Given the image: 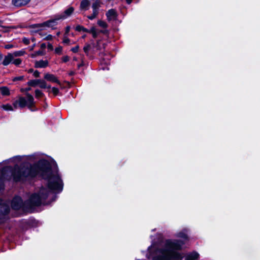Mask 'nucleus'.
<instances>
[{"label": "nucleus", "mask_w": 260, "mask_h": 260, "mask_svg": "<svg viewBox=\"0 0 260 260\" xmlns=\"http://www.w3.org/2000/svg\"><path fill=\"white\" fill-rule=\"evenodd\" d=\"M38 176L47 181L46 188L49 193H54L49 203L54 202L57 198L56 194L60 193L63 188V181L56 162L52 167L48 160L42 158L34 164L20 166L16 164L12 171L13 180L16 183L31 180Z\"/></svg>", "instance_id": "obj_1"}, {"label": "nucleus", "mask_w": 260, "mask_h": 260, "mask_svg": "<svg viewBox=\"0 0 260 260\" xmlns=\"http://www.w3.org/2000/svg\"><path fill=\"white\" fill-rule=\"evenodd\" d=\"M184 244V241L182 240L167 239L165 248L157 249L162 255L154 256L152 260H181L183 258L181 253L176 250H181Z\"/></svg>", "instance_id": "obj_2"}, {"label": "nucleus", "mask_w": 260, "mask_h": 260, "mask_svg": "<svg viewBox=\"0 0 260 260\" xmlns=\"http://www.w3.org/2000/svg\"><path fill=\"white\" fill-rule=\"evenodd\" d=\"M49 195V191L44 186H41L37 192L33 193L29 199L25 202L27 209L39 207L42 205V201L46 200Z\"/></svg>", "instance_id": "obj_3"}, {"label": "nucleus", "mask_w": 260, "mask_h": 260, "mask_svg": "<svg viewBox=\"0 0 260 260\" xmlns=\"http://www.w3.org/2000/svg\"><path fill=\"white\" fill-rule=\"evenodd\" d=\"M59 20L58 18L55 15V18L54 19H49L47 20L43 23H36L32 24L29 26V27L31 28H41L43 27H51L52 29H55L56 27H53L54 26H55L57 24V21Z\"/></svg>", "instance_id": "obj_4"}, {"label": "nucleus", "mask_w": 260, "mask_h": 260, "mask_svg": "<svg viewBox=\"0 0 260 260\" xmlns=\"http://www.w3.org/2000/svg\"><path fill=\"white\" fill-rule=\"evenodd\" d=\"M12 208L14 210H19L20 209H25L26 208L25 202H23L22 199L20 196L15 197L11 203Z\"/></svg>", "instance_id": "obj_5"}, {"label": "nucleus", "mask_w": 260, "mask_h": 260, "mask_svg": "<svg viewBox=\"0 0 260 260\" xmlns=\"http://www.w3.org/2000/svg\"><path fill=\"white\" fill-rule=\"evenodd\" d=\"M14 168V167L13 168L11 166H6L2 169L1 171L2 175L0 176V191L5 189V184L4 179L5 178V176L8 172H10L12 174V171Z\"/></svg>", "instance_id": "obj_6"}, {"label": "nucleus", "mask_w": 260, "mask_h": 260, "mask_svg": "<svg viewBox=\"0 0 260 260\" xmlns=\"http://www.w3.org/2000/svg\"><path fill=\"white\" fill-rule=\"evenodd\" d=\"M75 30L79 32L82 31L83 32L91 34L94 39H96L98 37V34L95 26H92L90 29H88L82 25H77L75 27Z\"/></svg>", "instance_id": "obj_7"}, {"label": "nucleus", "mask_w": 260, "mask_h": 260, "mask_svg": "<svg viewBox=\"0 0 260 260\" xmlns=\"http://www.w3.org/2000/svg\"><path fill=\"white\" fill-rule=\"evenodd\" d=\"M25 94L27 98L26 107H27L31 111H37V108L33 96L29 93H26Z\"/></svg>", "instance_id": "obj_8"}, {"label": "nucleus", "mask_w": 260, "mask_h": 260, "mask_svg": "<svg viewBox=\"0 0 260 260\" xmlns=\"http://www.w3.org/2000/svg\"><path fill=\"white\" fill-rule=\"evenodd\" d=\"M10 209L9 206L4 202L0 198V219H3L4 216L9 213Z\"/></svg>", "instance_id": "obj_9"}, {"label": "nucleus", "mask_w": 260, "mask_h": 260, "mask_svg": "<svg viewBox=\"0 0 260 260\" xmlns=\"http://www.w3.org/2000/svg\"><path fill=\"white\" fill-rule=\"evenodd\" d=\"M26 100L23 96H19L18 100H16L13 103V107L16 109L18 106L20 108L22 109L26 107Z\"/></svg>", "instance_id": "obj_10"}, {"label": "nucleus", "mask_w": 260, "mask_h": 260, "mask_svg": "<svg viewBox=\"0 0 260 260\" xmlns=\"http://www.w3.org/2000/svg\"><path fill=\"white\" fill-rule=\"evenodd\" d=\"M107 20L110 22L112 20H116L118 17V14L115 9H111L106 13Z\"/></svg>", "instance_id": "obj_11"}, {"label": "nucleus", "mask_w": 260, "mask_h": 260, "mask_svg": "<svg viewBox=\"0 0 260 260\" xmlns=\"http://www.w3.org/2000/svg\"><path fill=\"white\" fill-rule=\"evenodd\" d=\"M44 78L47 81L56 83L59 86H61V82L54 74H50L49 73H46L44 75Z\"/></svg>", "instance_id": "obj_12"}, {"label": "nucleus", "mask_w": 260, "mask_h": 260, "mask_svg": "<svg viewBox=\"0 0 260 260\" xmlns=\"http://www.w3.org/2000/svg\"><path fill=\"white\" fill-rule=\"evenodd\" d=\"M74 8L73 7H70L67 10H66L62 14L60 15H56L58 18V20L64 19L67 17L70 16L74 12Z\"/></svg>", "instance_id": "obj_13"}, {"label": "nucleus", "mask_w": 260, "mask_h": 260, "mask_svg": "<svg viewBox=\"0 0 260 260\" xmlns=\"http://www.w3.org/2000/svg\"><path fill=\"white\" fill-rule=\"evenodd\" d=\"M49 62L47 60H36L35 63L36 68H45L48 66Z\"/></svg>", "instance_id": "obj_14"}, {"label": "nucleus", "mask_w": 260, "mask_h": 260, "mask_svg": "<svg viewBox=\"0 0 260 260\" xmlns=\"http://www.w3.org/2000/svg\"><path fill=\"white\" fill-rule=\"evenodd\" d=\"M13 55L11 53H8L7 55H6L5 56L4 59L3 60L2 62L3 65L4 66H7L9 65L10 63H12V61L13 60Z\"/></svg>", "instance_id": "obj_15"}, {"label": "nucleus", "mask_w": 260, "mask_h": 260, "mask_svg": "<svg viewBox=\"0 0 260 260\" xmlns=\"http://www.w3.org/2000/svg\"><path fill=\"white\" fill-rule=\"evenodd\" d=\"M199 256V254L197 251H193L187 254L185 260H197Z\"/></svg>", "instance_id": "obj_16"}, {"label": "nucleus", "mask_w": 260, "mask_h": 260, "mask_svg": "<svg viewBox=\"0 0 260 260\" xmlns=\"http://www.w3.org/2000/svg\"><path fill=\"white\" fill-rule=\"evenodd\" d=\"M30 0H12V4L17 7L25 6L28 4Z\"/></svg>", "instance_id": "obj_17"}, {"label": "nucleus", "mask_w": 260, "mask_h": 260, "mask_svg": "<svg viewBox=\"0 0 260 260\" xmlns=\"http://www.w3.org/2000/svg\"><path fill=\"white\" fill-rule=\"evenodd\" d=\"M92 45L98 50H101L103 48L105 49L106 45L105 43H102L100 40H97L95 43H93Z\"/></svg>", "instance_id": "obj_18"}, {"label": "nucleus", "mask_w": 260, "mask_h": 260, "mask_svg": "<svg viewBox=\"0 0 260 260\" xmlns=\"http://www.w3.org/2000/svg\"><path fill=\"white\" fill-rule=\"evenodd\" d=\"M91 48V45L89 44H86V45L83 47V51L85 52L86 55L89 57L90 59H92L93 58V56L90 54L89 51Z\"/></svg>", "instance_id": "obj_19"}, {"label": "nucleus", "mask_w": 260, "mask_h": 260, "mask_svg": "<svg viewBox=\"0 0 260 260\" xmlns=\"http://www.w3.org/2000/svg\"><path fill=\"white\" fill-rule=\"evenodd\" d=\"M90 5V2L88 0H82L81 2L80 8V9L83 10H87L88 9V7Z\"/></svg>", "instance_id": "obj_20"}, {"label": "nucleus", "mask_w": 260, "mask_h": 260, "mask_svg": "<svg viewBox=\"0 0 260 260\" xmlns=\"http://www.w3.org/2000/svg\"><path fill=\"white\" fill-rule=\"evenodd\" d=\"M0 91L3 96H9L10 95V89L7 86L0 87Z\"/></svg>", "instance_id": "obj_21"}, {"label": "nucleus", "mask_w": 260, "mask_h": 260, "mask_svg": "<svg viewBox=\"0 0 260 260\" xmlns=\"http://www.w3.org/2000/svg\"><path fill=\"white\" fill-rule=\"evenodd\" d=\"M39 79H32L29 80L27 83L28 86L36 87L39 85Z\"/></svg>", "instance_id": "obj_22"}, {"label": "nucleus", "mask_w": 260, "mask_h": 260, "mask_svg": "<svg viewBox=\"0 0 260 260\" xmlns=\"http://www.w3.org/2000/svg\"><path fill=\"white\" fill-rule=\"evenodd\" d=\"M35 97L37 99H40L45 96L44 93L40 90L37 89L35 91Z\"/></svg>", "instance_id": "obj_23"}, {"label": "nucleus", "mask_w": 260, "mask_h": 260, "mask_svg": "<svg viewBox=\"0 0 260 260\" xmlns=\"http://www.w3.org/2000/svg\"><path fill=\"white\" fill-rule=\"evenodd\" d=\"M1 108L3 109L5 111H13L12 106L9 104L2 105L1 106Z\"/></svg>", "instance_id": "obj_24"}, {"label": "nucleus", "mask_w": 260, "mask_h": 260, "mask_svg": "<svg viewBox=\"0 0 260 260\" xmlns=\"http://www.w3.org/2000/svg\"><path fill=\"white\" fill-rule=\"evenodd\" d=\"M45 54V53L43 51V50H39L38 51H37L36 52H35L34 53L31 54L30 56L31 58H35L37 56H43V55H44Z\"/></svg>", "instance_id": "obj_25"}, {"label": "nucleus", "mask_w": 260, "mask_h": 260, "mask_svg": "<svg viewBox=\"0 0 260 260\" xmlns=\"http://www.w3.org/2000/svg\"><path fill=\"white\" fill-rule=\"evenodd\" d=\"M101 2L100 0H95L92 4V9L99 10V7L101 6Z\"/></svg>", "instance_id": "obj_26"}, {"label": "nucleus", "mask_w": 260, "mask_h": 260, "mask_svg": "<svg viewBox=\"0 0 260 260\" xmlns=\"http://www.w3.org/2000/svg\"><path fill=\"white\" fill-rule=\"evenodd\" d=\"M97 24L99 26L103 28H107L108 27V24L102 20H99L97 22Z\"/></svg>", "instance_id": "obj_27"}, {"label": "nucleus", "mask_w": 260, "mask_h": 260, "mask_svg": "<svg viewBox=\"0 0 260 260\" xmlns=\"http://www.w3.org/2000/svg\"><path fill=\"white\" fill-rule=\"evenodd\" d=\"M177 236L179 238H181L185 240H188V237L187 235L183 232H180L177 234Z\"/></svg>", "instance_id": "obj_28"}, {"label": "nucleus", "mask_w": 260, "mask_h": 260, "mask_svg": "<svg viewBox=\"0 0 260 260\" xmlns=\"http://www.w3.org/2000/svg\"><path fill=\"white\" fill-rule=\"evenodd\" d=\"M38 86L41 88L45 89L47 87V83L44 80L39 79Z\"/></svg>", "instance_id": "obj_29"}, {"label": "nucleus", "mask_w": 260, "mask_h": 260, "mask_svg": "<svg viewBox=\"0 0 260 260\" xmlns=\"http://www.w3.org/2000/svg\"><path fill=\"white\" fill-rule=\"evenodd\" d=\"M25 52L24 51L20 50L14 52L12 54L13 55V57H18L23 56L25 54Z\"/></svg>", "instance_id": "obj_30"}, {"label": "nucleus", "mask_w": 260, "mask_h": 260, "mask_svg": "<svg viewBox=\"0 0 260 260\" xmlns=\"http://www.w3.org/2000/svg\"><path fill=\"white\" fill-rule=\"evenodd\" d=\"M22 62V59L20 58H16L12 61V63L16 66H19Z\"/></svg>", "instance_id": "obj_31"}, {"label": "nucleus", "mask_w": 260, "mask_h": 260, "mask_svg": "<svg viewBox=\"0 0 260 260\" xmlns=\"http://www.w3.org/2000/svg\"><path fill=\"white\" fill-rule=\"evenodd\" d=\"M62 47L61 46H59L58 47L55 48V52L56 54L58 55H60L62 53Z\"/></svg>", "instance_id": "obj_32"}, {"label": "nucleus", "mask_w": 260, "mask_h": 260, "mask_svg": "<svg viewBox=\"0 0 260 260\" xmlns=\"http://www.w3.org/2000/svg\"><path fill=\"white\" fill-rule=\"evenodd\" d=\"M52 92L54 96L57 95L59 93V90L58 88L53 87L52 88Z\"/></svg>", "instance_id": "obj_33"}, {"label": "nucleus", "mask_w": 260, "mask_h": 260, "mask_svg": "<svg viewBox=\"0 0 260 260\" xmlns=\"http://www.w3.org/2000/svg\"><path fill=\"white\" fill-rule=\"evenodd\" d=\"M98 34L101 33L105 35H108L109 34V31L106 28H105V29H101L99 30L98 31H97Z\"/></svg>", "instance_id": "obj_34"}, {"label": "nucleus", "mask_w": 260, "mask_h": 260, "mask_svg": "<svg viewBox=\"0 0 260 260\" xmlns=\"http://www.w3.org/2000/svg\"><path fill=\"white\" fill-rule=\"evenodd\" d=\"M24 76H20L18 77H15L13 78L12 81L13 82H16L17 81H22L24 79Z\"/></svg>", "instance_id": "obj_35"}, {"label": "nucleus", "mask_w": 260, "mask_h": 260, "mask_svg": "<svg viewBox=\"0 0 260 260\" xmlns=\"http://www.w3.org/2000/svg\"><path fill=\"white\" fill-rule=\"evenodd\" d=\"M31 90V87L30 86L28 87H26V88H22L20 89V91L21 92H25L26 93H28V92L29 91H30Z\"/></svg>", "instance_id": "obj_36"}, {"label": "nucleus", "mask_w": 260, "mask_h": 260, "mask_svg": "<svg viewBox=\"0 0 260 260\" xmlns=\"http://www.w3.org/2000/svg\"><path fill=\"white\" fill-rule=\"evenodd\" d=\"M22 42L26 45H28L30 44V41L29 39L24 37L22 40Z\"/></svg>", "instance_id": "obj_37"}, {"label": "nucleus", "mask_w": 260, "mask_h": 260, "mask_svg": "<svg viewBox=\"0 0 260 260\" xmlns=\"http://www.w3.org/2000/svg\"><path fill=\"white\" fill-rule=\"evenodd\" d=\"M79 48V46L78 45H76V46L72 48L71 50L73 53H77L78 52Z\"/></svg>", "instance_id": "obj_38"}, {"label": "nucleus", "mask_w": 260, "mask_h": 260, "mask_svg": "<svg viewBox=\"0 0 260 260\" xmlns=\"http://www.w3.org/2000/svg\"><path fill=\"white\" fill-rule=\"evenodd\" d=\"M61 59H62V62H67L69 61L70 57L69 56H68V55H66V56H63L61 58Z\"/></svg>", "instance_id": "obj_39"}, {"label": "nucleus", "mask_w": 260, "mask_h": 260, "mask_svg": "<svg viewBox=\"0 0 260 260\" xmlns=\"http://www.w3.org/2000/svg\"><path fill=\"white\" fill-rule=\"evenodd\" d=\"M70 29H71V27L70 26H67L65 28V32H64V36H67L68 35L69 32H70Z\"/></svg>", "instance_id": "obj_40"}, {"label": "nucleus", "mask_w": 260, "mask_h": 260, "mask_svg": "<svg viewBox=\"0 0 260 260\" xmlns=\"http://www.w3.org/2000/svg\"><path fill=\"white\" fill-rule=\"evenodd\" d=\"M63 43L64 44H69L70 42V39L67 37V36H64Z\"/></svg>", "instance_id": "obj_41"}, {"label": "nucleus", "mask_w": 260, "mask_h": 260, "mask_svg": "<svg viewBox=\"0 0 260 260\" xmlns=\"http://www.w3.org/2000/svg\"><path fill=\"white\" fill-rule=\"evenodd\" d=\"M53 39V36L51 35H48L45 38L43 39L44 40L47 41H51Z\"/></svg>", "instance_id": "obj_42"}, {"label": "nucleus", "mask_w": 260, "mask_h": 260, "mask_svg": "<svg viewBox=\"0 0 260 260\" xmlns=\"http://www.w3.org/2000/svg\"><path fill=\"white\" fill-rule=\"evenodd\" d=\"M14 47V45L11 44H8L5 45V48L6 49H10Z\"/></svg>", "instance_id": "obj_43"}, {"label": "nucleus", "mask_w": 260, "mask_h": 260, "mask_svg": "<svg viewBox=\"0 0 260 260\" xmlns=\"http://www.w3.org/2000/svg\"><path fill=\"white\" fill-rule=\"evenodd\" d=\"M40 73L38 71L36 70L34 72L33 75L36 78H39L40 77Z\"/></svg>", "instance_id": "obj_44"}, {"label": "nucleus", "mask_w": 260, "mask_h": 260, "mask_svg": "<svg viewBox=\"0 0 260 260\" xmlns=\"http://www.w3.org/2000/svg\"><path fill=\"white\" fill-rule=\"evenodd\" d=\"M48 49L50 51H52L53 50V46L52 44L48 43L47 45Z\"/></svg>", "instance_id": "obj_45"}, {"label": "nucleus", "mask_w": 260, "mask_h": 260, "mask_svg": "<svg viewBox=\"0 0 260 260\" xmlns=\"http://www.w3.org/2000/svg\"><path fill=\"white\" fill-rule=\"evenodd\" d=\"M98 14H99V10L93 9L92 14L94 16L96 17V16L98 15Z\"/></svg>", "instance_id": "obj_46"}, {"label": "nucleus", "mask_w": 260, "mask_h": 260, "mask_svg": "<svg viewBox=\"0 0 260 260\" xmlns=\"http://www.w3.org/2000/svg\"><path fill=\"white\" fill-rule=\"evenodd\" d=\"M87 17L90 19V20H93L96 17L94 16L92 14L90 15H88L87 16Z\"/></svg>", "instance_id": "obj_47"}, {"label": "nucleus", "mask_w": 260, "mask_h": 260, "mask_svg": "<svg viewBox=\"0 0 260 260\" xmlns=\"http://www.w3.org/2000/svg\"><path fill=\"white\" fill-rule=\"evenodd\" d=\"M75 74V72H74L73 71H71L69 72L68 73V75L70 76H74Z\"/></svg>", "instance_id": "obj_48"}, {"label": "nucleus", "mask_w": 260, "mask_h": 260, "mask_svg": "<svg viewBox=\"0 0 260 260\" xmlns=\"http://www.w3.org/2000/svg\"><path fill=\"white\" fill-rule=\"evenodd\" d=\"M14 158H16L18 161H21L22 159V158H21V156H20V155L16 156L14 157Z\"/></svg>", "instance_id": "obj_49"}, {"label": "nucleus", "mask_w": 260, "mask_h": 260, "mask_svg": "<svg viewBox=\"0 0 260 260\" xmlns=\"http://www.w3.org/2000/svg\"><path fill=\"white\" fill-rule=\"evenodd\" d=\"M40 47L42 49H44L46 47V45L45 43H42L41 44Z\"/></svg>", "instance_id": "obj_50"}, {"label": "nucleus", "mask_w": 260, "mask_h": 260, "mask_svg": "<svg viewBox=\"0 0 260 260\" xmlns=\"http://www.w3.org/2000/svg\"><path fill=\"white\" fill-rule=\"evenodd\" d=\"M84 65L83 61H82L81 63L78 64L77 67L78 69H80L81 67H83Z\"/></svg>", "instance_id": "obj_51"}, {"label": "nucleus", "mask_w": 260, "mask_h": 260, "mask_svg": "<svg viewBox=\"0 0 260 260\" xmlns=\"http://www.w3.org/2000/svg\"><path fill=\"white\" fill-rule=\"evenodd\" d=\"M42 30V28H40V29H38V30H36L35 32H37V33H39V35H41V36H42V34L41 32H39V31H41Z\"/></svg>", "instance_id": "obj_52"}, {"label": "nucleus", "mask_w": 260, "mask_h": 260, "mask_svg": "<svg viewBox=\"0 0 260 260\" xmlns=\"http://www.w3.org/2000/svg\"><path fill=\"white\" fill-rule=\"evenodd\" d=\"M133 1V0H125L126 4L128 5H130L132 3Z\"/></svg>", "instance_id": "obj_53"}, {"label": "nucleus", "mask_w": 260, "mask_h": 260, "mask_svg": "<svg viewBox=\"0 0 260 260\" xmlns=\"http://www.w3.org/2000/svg\"><path fill=\"white\" fill-rule=\"evenodd\" d=\"M32 72H34V69H32V68L29 69L28 70V73H32Z\"/></svg>", "instance_id": "obj_54"}, {"label": "nucleus", "mask_w": 260, "mask_h": 260, "mask_svg": "<svg viewBox=\"0 0 260 260\" xmlns=\"http://www.w3.org/2000/svg\"><path fill=\"white\" fill-rule=\"evenodd\" d=\"M3 23V21L0 20V26L2 27H5L4 26H2V24Z\"/></svg>", "instance_id": "obj_55"}, {"label": "nucleus", "mask_w": 260, "mask_h": 260, "mask_svg": "<svg viewBox=\"0 0 260 260\" xmlns=\"http://www.w3.org/2000/svg\"><path fill=\"white\" fill-rule=\"evenodd\" d=\"M3 58V55L1 53H0V61L2 60Z\"/></svg>", "instance_id": "obj_56"}, {"label": "nucleus", "mask_w": 260, "mask_h": 260, "mask_svg": "<svg viewBox=\"0 0 260 260\" xmlns=\"http://www.w3.org/2000/svg\"><path fill=\"white\" fill-rule=\"evenodd\" d=\"M51 88V85H47L46 88H47V89H50Z\"/></svg>", "instance_id": "obj_57"}, {"label": "nucleus", "mask_w": 260, "mask_h": 260, "mask_svg": "<svg viewBox=\"0 0 260 260\" xmlns=\"http://www.w3.org/2000/svg\"><path fill=\"white\" fill-rule=\"evenodd\" d=\"M35 44H34V45L31 46V48H30V50H32L34 49V47H35Z\"/></svg>", "instance_id": "obj_58"}, {"label": "nucleus", "mask_w": 260, "mask_h": 260, "mask_svg": "<svg viewBox=\"0 0 260 260\" xmlns=\"http://www.w3.org/2000/svg\"><path fill=\"white\" fill-rule=\"evenodd\" d=\"M86 35H83L82 36V38H85L86 37Z\"/></svg>", "instance_id": "obj_59"}, {"label": "nucleus", "mask_w": 260, "mask_h": 260, "mask_svg": "<svg viewBox=\"0 0 260 260\" xmlns=\"http://www.w3.org/2000/svg\"><path fill=\"white\" fill-rule=\"evenodd\" d=\"M35 40H36V39H35L34 38H32L31 39V41H32V42L35 41Z\"/></svg>", "instance_id": "obj_60"}, {"label": "nucleus", "mask_w": 260, "mask_h": 260, "mask_svg": "<svg viewBox=\"0 0 260 260\" xmlns=\"http://www.w3.org/2000/svg\"><path fill=\"white\" fill-rule=\"evenodd\" d=\"M56 35H57V36H59L60 35V32L59 31L57 32Z\"/></svg>", "instance_id": "obj_61"}, {"label": "nucleus", "mask_w": 260, "mask_h": 260, "mask_svg": "<svg viewBox=\"0 0 260 260\" xmlns=\"http://www.w3.org/2000/svg\"><path fill=\"white\" fill-rule=\"evenodd\" d=\"M74 60H77L76 58V57H74Z\"/></svg>", "instance_id": "obj_62"}, {"label": "nucleus", "mask_w": 260, "mask_h": 260, "mask_svg": "<svg viewBox=\"0 0 260 260\" xmlns=\"http://www.w3.org/2000/svg\"><path fill=\"white\" fill-rule=\"evenodd\" d=\"M150 248H151V247H149L148 250H150Z\"/></svg>", "instance_id": "obj_63"}, {"label": "nucleus", "mask_w": 260, "mask_h": 260, "mask_svg": "<svg viewBox=\"0 0 260 260\" xmlns=\"http://www.w3.org/2000/svg\"><path fill=\"white\" fill-rule=\"evenodd\" d=\"M2 37V35L0 34V38Z\"/></svg>", "instance_id": "obj_64"}]
</instances>
